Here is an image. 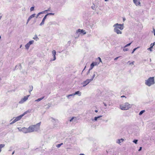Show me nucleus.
Masks as SVG:
<instances>
[{
    "mask_svg": "<svg viewBox=\"0 0 155 155\" xmlns=\"http://www.w3.org/2000/svg\"><path fill=\"white\" fill-rule=\"evenodd\" d=\"M133 2L137 6H141V3L140 0H133Z\"/></svg>",
    "mask_w": 155,
    "mask_h": 155,
    "instance_id": "9b49d317",
    "label": "nucleus"
},
{
    "mask_svg": "<svg viewBox=\"0 0 155 155\" xmlns=\"http://www.w3.org/2000/svg\"><path fill=\"white\" fill-rule=\"evenodd\" d=\"M74 95H78L79 96H81V93L79 91H77L76 92L74 93Z\"/></svg>",
    "mask_w": 155,
    "mask_h": 155,
    "instance_id": "dca6fc26",
    "label": "nucleus"
},
{
    "mask_svg": "<svg viewBox=\"0 0 155 155\" xmlns=\"http://www.w3.org/2000/svg\"><path fill=\"white\" fill-rule=\"evenodd\" d=\"M74 94H69V95H68L67 96V98H69V97L70 96H74Z\"/></svg>",
    "mask_w": 155,
    "mask_h": 155,
    "instance_id": "4be33fe9",
    "label": "nucleus"
},
{
    "mask_svg": "<svg viewBox=\"0 0 155 155\" xmlns=\"http://www.w3.org/2000/svg\"><path fill=\"white\" fill-rule=\"evenodd\" d=\"M102 116H98V117H97V119H98L99 118L101 117Z\"/></svg>",
    "mask_w": 155,
    "mask_h": 155,
    "instance_id": "c03bdc74",
    "label": "nucleus"
},
{
    "mask_svg": "<svg viewBox=\"0 0 155 155\" xmlns=\"http://www.w3.org/2000/svg\"><path fill=\"white\" fill-rule=\"evenodd\" d=\"M33 39H35L36 41H37L38 39V38L36 35L35 37L33 38Z\"/></svg>",
    "mask_w": 155,
    "mask_h": 155,
    "instance_id": "b1692460",
    "label": "nucleus"
},
{
    "mask_svg": "<svg viewBox=\"0 0 155 155\" xmlns=\"http://www.w3.org/2000/svg\"><path fill=\"white\" fill-rule=\"evenodd\" d=\"M76 120V117H72L71 119L70 120V122H71L73 121L75 122Z\"/></svg>",
    "mask_w": 155,
    "mask_h": 155,
    "instance_id": "a211bd4d",
    "label": "nucleus"
},
{
    "mask_svg": "<svg viewBox=\"0 0 155 155\" xmlns=\"http://www.w3.org/2000/svg\"><path fill=\"white\" fill-rule=\"evenodd\" d=\"M95 74L94 73L92 76V78L91 79H92V80H93L94 78V77H95Z\"/></svg>",
    "mask_w": 155,
    "mask_h": 155,
    "instance_id": "c9c22d12",
    "label": "nucleus"
},
{
    "mask_svg": "<svg viewBox=\"0 0 155 155\" xmlns=\"http://www.w3.org/2000/svg\"><path fill=\"white\" fill-rule=\"evenodd\" d=\"M41 124V122L36 124L35 125H32L30 126L29 129L30 133L34 131H37L40 129V126Z\"/></svg>",
    "mask_w": 155,
    "mask_h": 155,
    "instance_id": "f03ea898",
    "label": "nucleus"
},
{
    "mask_svg": "<svg viewBox=\"0 0 155 155\" xmlns=\"http://www.w3.org/2000/svg\"><path fill=\"white\" fill-rule=\"evenodd\" d=\"M34 7H32L31 8H30V11H33L34 10Z\"/></svg>",
    "mask_w": 155,
    "mask_h": 155,
    "instance_id": "7c9ffc66",
    "label": "nucleus"
},
{
    "mask_svg": "<svg viewBox=\"0 0 155 155\" xmlns=\"http://www.w3.org/2000/svg\"><path fill=\"white\" fill-rule=\"evenodd\" d=\"M22 131L24 133L26 134L28 133H30L29 129V127L28 128H26L25 127L22 128L21 129Z\"/></svg>",
    "mask_w": 155,
    "mask_h": 155,
    "instance_id": "6e6552de",
    "label": "nucleus"
},
{
    "mask_svg": "<svg viewBox=\"0 0 155 155\" xmlns=\"http://www.w3.org/2000/svg\"><path fill=\"white\" fill-rule=\"evenodd\" d=\"M134 62L133 61L131 63H130V64H134Z\"/></svg>",
    "mask_w": 155,
    "mask_h": 155,
    "instance_id": "37998d69",
    "label": "nucleus"
},
{
    "mask_svg": "<svg viewBox=\"0 0 155 155\" xmlns=\"http://www.w3.org/2000/svg\"><path fill=\"white\" fill-rule=\"evenodd\" d=\"M109 0H105V2H107Z\"/></svg>",
    "mask_w": 155,
    "mask_h": 155,
    "instance_id": "4d7b16f0",
    "label": "nucleus"
},
{
    "mask_svg": "<svg viewBox=\"0 0 155 155\" xmlns=\"http://www.w3.org/2000/svg\"><path fill=\"white\" fill-rule=\"evenodd\" d=\"M33 88V87L32 86H30V89L29 90V92L30 93V92L32 91Z\"/></svg>",
    "mask_w": 155,
    "mask_h": 155,
    "instance_id": "5701e85b",
    "label": "nucleus"
},
{
    "mask_svg": "<svg viewBox=\"0 0 155 155\" xmlns=\"http://www.w3.org/2000/svg\"><path fill=\"white\" fill-rule=\"evenodd\" d=\"M123 21H124L125 20V18H123Z\"/></svg>",
    "mask_w": 155,
    "mask_h": 155,
    "instance_id": "6e6d98bb",
    "label": "nucleus"
},
{
    "mask_svg": "<svg viewBox=\"0 0 155 155\" xmlns=\"http://www.w3.org/2000/svg\"><path fill=\"white\" fill-rule=\"evenodd\" d=\"M44 13V11H43V12H40L37 15V16H36V18H38V16H39V15L41 14H43Z\"/></svg>",
    "mask_w": 155,
    "mask_h": 155,
    "instance_id": "412c9836",
    "label": "nucleus"
},
{
    "mask_svg": "<svg viewBox=\"0 0 155 155\" xmlns=\"http://www.w3.org/2000/svg\"><path fill=\"white\" fill-rule=\"evenodd\" d=\"M155 83L154 77H150L147 80H145V84L150 87Z\"/></svg>",
    "mask_w": 155,
    "mask_h": 155,
    "instance_id": "7ed1b4c3",
    "label": "nucleus"
},
{
    "mask_svg": "<svg viewBox=\"0 0 155 155\" xmlns=\"http://www.w3.org/2000/svg\"><path fill=\"white\" fill-rule=\"evenodd\" d=\"M144 112H145V110H143L141 111L139 113V115H141L143 114V113Z\"/></svg>",
    "mask_w": 155,
    "mask_h": 155,
    "instance_id": "393cba45",
    "label": "nucleus"
},
{
    "mask_svg": "<svg viewBox=\"0 0 155 155\" xmlns=\"http://www.w3.org/2000/svg\"><path fill=\"white\" fill-rule=\"evenodd\" d=\"M121 97H125V96H121Z\"/></svg>",
    "mask_w": 155,
    "mask_h": 155,
    "instance_id": "864d4df0",
    "label": "nucleus"
},
{
    "mask_svg": "<svg viewBox=\"0 0 155 155\" xmlns=\"http://www.w3.org/2000/svg\"><path fill=\"white\" fill-rule=\"evenodd\" d=\"M152 47H150V48H148V50H149L150 51H152Z\"/></svg>",
    "mask_w": 155,
    "mask_h": 155,
    "instance_id": "f704fd0d",
    "label": "nucleus"
},
{
    "mask_svg": "<svg viewBox=\"0 0 155 155\" xmlns=\"http://www.w3.org/2000/svg\"><path fill=\"white\" fill-rule=\"evenodd\" d=\"M1 36H0V39H1Z\"/></svg>",
    "mask_w": 155,
    "mask_h": 155,
    "instance_id": "bf43d9fd",
    "label": "nucleus"
},
{
    "mask_svg": "<svg viewBox=\"0 0 155 155\" xmlns=\"http://www.w3.org/2000/svg\"><path fill=\"white\" fill-rule=\"evenodd\" d=\"M137 141H138V140H134V141H133V142L136 144H137Z\"/></svg>",
    "mask_w": 155,
    "mask_h": 155,
    "instance_id": "c756f323",
    "label": "nucleus"
},
{
    "mask_svg": "<svg viewBox=\"0 0 155 155\" xmlns=\"http://www.w3.org/2000/svg\"><path fill=\"white\" fill-rule=\"evenodd\" d=\"M35 14H33L32 15H31L28 18V20L27 21V24L28 23V22L32 18L34 17H35Z\"/></svg>",
    "mask_w": 155,
    "mask_h": 155,
    "instance_id": "f8f14e48",
    "label": "nucleus"
},
{
    "mask_svg": "<svg viewBox=\"0 0 155 155\" xmlns=\"http://www.w3.org/2000/svg\"><path fill=\"white\" fill-rule=\"evenodd\" d=\"M79 37V35H77V37H75V38H78Z\"/></svg>",
    "mask_w": 155,
    "mask_h": 155,
    "instance_id": "09e8293b",
    "label": "nucleus"
},
{
    "mask_svg": "<svg viewBox=\"0 0 155 155\" xmlns=\"http://www.w3.org/2000/svg\"><path fill=\"white\" fill-rule=\"evenodd\" d=\"M14 153H15V151H14L12 153V155H13Z\"/></svg>",
    "mask_w": 155,
    "mask_h": 155,
    "instance_id": "3c124183",
    "label": "nucleus"
},
{
    "mask_svg": "<svg viewBox=\"0 0 155 155\" xmlns=\"http://www.w3.org/2000/svg\"><path fill=\"white\" fill-rule=\"evenodd\" d=\"M124 140L121 138L120 139H118L117 140V143H118L120 144V143L122 142Z\"/></svg>",
    "mask_w": 155,
    "mask_h": 155,
    "instance_id": "f3484780",
    "label": "nucleus"
},
{
    "mask_svg": "<svg viewBox=\"0 0 155 155\" xmlns=\"http://www.w3.org/2000/svg\"><path fill=\"white\" fill-rule=\"evenodd\" d=\"M34 42V41L32 40L29 41L28 43H27L26 45H25V49L27 50H28L30 45L32 44Z\"/></svg>",
    "mask_w": 155,
    "mask_h": 155,
    "instance_id": "0eeeda50",
    "label": "nucleus"
},
{
    "mask_svg": "<svg viewBox=\"0 0 155 155\" xmlns=\"http://www.w3.org/2000/svg\"><path fill=\"white\" fill-rule=\"evenodd\" d=\"M91 8L93 9H94L96 8V6L93 5L91 6Z\"/></svg>",
    "mask_w": 155,
    "mask_h": 155,
    "instance_id": "cd10ccee",
    "label": "nucleus"
},
{
    "mask_svg": "<svg viewBox=\"0 0 155 155\" xmlns=\"http://www.w3.org/2000/svg\"><path fill=\"white\" fill-rule=\"evenodd\" d=\"M98 59L100 61V62H102V61H101V58L99 57H98Z\"/></svg>",
    "mask_w": 155,
    "mask_h": 155,
    "instance_id": "79ce46f5",
    "label": "nucleus"
},
{
    "mask_svg": "<svg viewBox=\"0 0 155 155\" xmlns=\"http://www.w3.org/2000/svg\"><path fill=\"white\" fill-rule=\"evenodd\" d=\"M104 105L106 106H107L106 104H104Z\"/></svg>",
    "mask_w": 155,
    "mask_h": 155,
    "instance_id": "13d9d810",
    "label": "nucleus"
},
{
    "mask_svg": "<svg viewBox=\"0 0 155 155\" xmlns=\"http://www.w3.org/2000/svg\"><path fill=\"white\" fill-rule=\"evenodd\" d=\"M97 117H94V120L95 121H97Z\"/></svg>",
    "mask_w": 155,
    "mask_h": 155,
    "instance_id": "ea45409f",
    "label": "nucleus"
},
{
    "mask_svg": "<svg viewBox=\"0 0 155 155\" xmlns=\"http://www.w3.org/2000/svg\"><path fill=\"white\" fill-rule=\"evenodd\" d=\"M139 48V47H137V48H134V49L133 50V51H132V54H133V53H134V51H135V50H136L137 49V48Z\"/></svg>",
    "mask_w": 155,
    "mask_h": 155,
    "instance_id": "c85d7f7f",
    "label": "nucleus"
},
{
    "mask_svg": "<svg viewBox=\"0 0 155 155\" xmlns=\"http://www.w3.org/2000/svg\"><path fill=\"white\" fill-rule=\"evenodd\" d=\"M153 31L154 35L155 36V29H154L153 28Z\"/></svg>",
    "mask_w": 155,
    "mask_h": 155,
    "instance_id": "58836bf2",
    "label": "nucleus"
},
{
    "mask_svg": "<svg viewBox=\"0 0 155 155\" xmlns=\"http://www.w3.org/2000/svg\"><path fill=\"white\" fill-rule=\"evenodd\" d=\"M5 145L3 144H0V153L2 151V148L4 147Z\"/></svg>",
    "mask_w": 155,
    "mask_h": 155,
    "instance_id": "6ab92c4d",
    "label": "nucleus"
},
{
    "mask_svg": "<svg viewBox=\"0 0 155 155\" xmlns=\"http://www.w3.org/2000/svg\"><path fill=\"white\" fill-rule=\"evenodd\" d=\"M44 98V97H41V98H38V99H37V100H36L35 101H36V102H39V101H41V100H42L43 98Z\"/></svg>",
    "mask_w": 155,
    "mask_h": 155,
    "instance_id": "aec40b11",
    "label": "nucleus"
},
{
    "mask_svg": "<svg viewBox=\"0 0 155 155\" xmlns=\"http://www.w3.org/2000/svg\"><path fill=\"white\" fill-rule=\"evenodd\" d=\"M102 116H98V117H97V119H98L99 118L101 117Z\"/></svg>",
    "mask_w": 155,
    "mask_h": 155,
    "instance_id": "a18cd8bd",
    "label": "nucleus"
},
{
    "mask_svg": "<svg viewBox=\"0 0 155 155\" xmlns=\"http://www.w3.org/2000/svg\"><path fill=\"white\" fill-rule=\"evenodd\" d=\"M114 27V31L117 34H121L122 32L121 30L124 29V24H118L116 23L113 25Z\"/></svg>",
    "mask_w": 155,
    "mask_h": 155,
    "instance_id": "f257e3e1",
    "label": "nucleus"
},
{
    "mask_svg": "<svg viewBox=\"0 0 155 155\" xmlns=\"http://www.w3.org/2000/svg\"><path fill=\"white\" fill-rule=\"evenodd\" d=\"M90 70H89L88 71V72H87V74H88L90 72Z\"/></svg>",
    "mask_w": 155,
    "mask_h": 155,
    "instance_id": "603ef678",
    "label": "nucleus"
},
{
    "mask_svg": "<svg viewBox=\"0 0 155 155\" xmlns=\"http://www.w3.org/2000/svg\"><path fill=\"white\" fill-rule=\"evenodd\" d=\"M132 105L129 104L128 103H126L120 105L121 109L124 110H126L130 108Z\"/></svg>",
    "mask_w": 155,
    "mask_h": 155,
    "instance_id": "20e7f679",
    "label": "nucleus"
},
{
    "mask_svg": "<svg viewBox=\"0 0 155 155\" xmlns=\"http://www.w3.org/2000/svg\"><path fill=\"white\" fill-rule=\"evenodd\" d=\"M128 49L127 48H124L123 49V50L124 51H128Z\"/></svg>",
    "mask_w": 155,
    "mask_h": 155,
    "instance_id": "72a5a7b5",
    "label": "nucleus"
},
{
    "mask_svg": "<svg viewBox=\"0 0 155 155\" xmlns=\"http://www.w3.org/2000/svg\"><path fill=\"white\" fill-rule=\"evenodd\" d=\"M119 57H117L116 58H115L114 59V60H117L118 59V58Z\"/></svg>",
    "mask_w": 155,
    "mask_h": 155,
    "instance_id": "a19ab883",
    "label": "nucleus"
},
{
    "mask_svg": "<svg viewBox=\"0 0 155 155\" xmlns=\"http://www.w3.org/2000/svg\"><path fill=\"white\" fill-rule=\"evenodd\" d=\"M18 129L20 131H21V129H20V128H18Z\"/></svg>",
    "mask_w": 155,
    "mask_h": 155,
    "instance_id": "49530a36",
    "label": "nucleus"
},
{
    "mask_svg": "<svg viewBox=\"0 0 155 155\" xmlns=\"http://www.w3.org/2000/svg\"><path fill=\"white\" fill-rule=\"evenodd\" d=\"M92 81V79H87L85 81H84L82 84H83V87L87 85L90 82Z\"/></svg>",
    "mask_w": 155,
    "mask_h": 155,
    "instance_id": "1a4fd4ad",
    "label": "nucleus"
},
{
    "mask_svg": "<svg viewBox=\"0 0 155 155\" xmlns=\"http://www.w3.org/2000/svg\"><path fill=\"white\" fill-rule=\"evenodd\" d=\"M95 112H96V113H97V112H98V110H95Z\"/></svg>",
    "mask_w": 155,
    "mask_h": 155,
    "instance_id": "8fccbe9b",
    "label": "nucleus"
},
{
    "mask_svg": "<svg viewBox=\"0 0 155 155\" xmlns=\"http://www.w3.org/2000/svg\"><path fill=\"white\" fill-rule=\"evenodd\" d=\"M155 42L153 43H152L150 44V47H152V48H153V46L154 45H155Z\"/></svg>",
    "mask_w": 155,
    "mask_h": 155,
    "instance_id": "473e14b6",
    "label": "nucleus"
},
{
    "mask_svg": "<svg viewBox=\"0 0 155 155\" xmlns=\"http://www.w3.org/2000/svg\"><path fill=\"white\" fill-rule=\"evenodd\" d=\"M22 117H23V115H20L19 116L16 117L15 119H16V120L17 121L18 120H20Z\"/></svg>",
    "mask_w": 155,
    "mask_h": 155,
    "instance_id": "2eb2a0df",
    "label": "nucleus"
},
{
    "mask_svg": "<svg viewBox=\"0 0 155 155\" xmlns=\"http://www.w3.org/2000/svg\"><path fill=\"white\" fill-rule=\"evenodd\" d=\"M78 32L82 33L83 35H85L86 34V32L83 29H78L76 32V35H78Z\"/></svg>",
    "mask_w": 155,
    "mask_h": 155,
    "instance_id": "9d476101",
    "label": "nucleus"
},
{
    "mask_svg": "<svg viewBox=\"0 0 155 155\" xmlns=\"http://www.w3.org/2000/svg\"><path fill=\"white\" fill-rule=\"evenodd\" d=\"M131 43H129L128 44H127V45H126L125 46H124V48H125L127 46H129L130 44H131Z\"/></svg>",
    "mask_w": 155,
    "mask_h": 155,
    "instance_id": "2f4dec72",
    "label": "nucleus"
},
{
    "mask_svg": "<svg viewBox=\"0 0 155 155\" xmlns=\"http://www.w3.org/2000/svg\"><path fill=\"white\" fill-rule=\"evenodd\" d=\"M63 144V143H61L59 144H58V145H56V147H58V148H59V147H61V145H62Z\"/></svg>",
    "mask_w": 155,
    "mask_h": 155,
    "instance_id": "a878e982",
    "label": "nucleus"
},
{
    "mask_svg": "<svg viewBox=\"0 0 155 155\" xmlns=\"http://www.w3.org/2000/svg\"><path fill=\"white\" fill-rule=\"evenodd\" d=\"M28 112V111H26L25 112V113L23 114L22 115H23V116L24 115H25V114H26Z\"/></svg>",
    "mask_w": 155,
    "mask_h": 155,
    "instance_id": "e433bc0d",
    "label": "nucleus"
},
{
    "mask_svg": "<svg viewBox=\"0 0 155 155\" xmlns=\"http://www.w3.org/2000/svg\"><path fill=\"white\" fill-rule=\"evenodd\" d=\"M30 95H27L25 96L23 98H22L21 100L19 101V104H22L25 102L28 99V97H29Z\"/></svg>",
    "mask_w": 155,
    "mask_h": 155,
    "instance_id": "39448f33",
    "label": "nucleus"
},
{
    "mask_svg": "<svg viewBox=\"0 0 155 155\" xmlns=\"http://www.w3.org/2000/svg\"><path fill=\"white\" fill-rule=\"evenodd\" d=\"M141 149H142V147H140V149L138 150L139 151H140L141 150Z\"/></svg>",
    "mask_w": 155,
    "mask_h": 155,
    "instance_id": "de8ad7c7",
    "label": "nucleus"
},
{
    "mask_svg": "<svg viewBox=\"0 0 155 155\" xmlns=\"http://www.w3.org/2000/svg\"><path fill=\"white\" fill-rule=\"evenodd\" d=\"M54 15V13H48L47 14V15H46L45 16V17H44V18H43V19H42V22H41L40 24V26H41L43 25L44 24V22H45V20L46 19V18H47V16L48 15Z\"/></svg>",
    "mask_w": 155,
    "mask_h": 155,
    "instance_id": "423d86ee",
    "label": "nucleus"
},
{
    "mask_svg": "<svg viewBox=\"0 0 155 155\" xmlns=\"http://www.w3.org/2000/svg\"><path fill=\"white\" fill-rule=\"evenodd\" d=\"M97 63L96 62H93L91 64L90 66V68L89 69V70H91L92 69L95 65H96Z\"/></svg>",
    "mask_w": 155,
    "mask_h": 155,
    "instance_id": "4468645a",
    "label": "nucleus"
},
{
    "mask_svg": "<svg viewBox=\"0 0 155 155\" xmlns=\"http://www.w3.org/2000/svg\"><path fill=\"white\" fill-rule=\"evenodd\" d=\"M50 8H49L48 10H46L45 11H44V12H47V11H50Z\"/></svg>",
    "mask_w": 155,
    "mask_h": 155,
    "instance_id": "4c0bfd02",
    "label": "nucleus"
},
{
    "mask_svg": "<svg viewBox=\"0 0 155 155\" xmlns=\"http://www.w3.org/2000/svg\"><path fill=\"white\" fill-rule=\"evenodd\" d=\"M52 54L54 57V59L53 61H54L56 59V57L55 55L56 54V52L55 50H53L52 51Z\"/></svg>",
    "mask_w": 155,
    "mask_h": 155,
    "instance_id": "ddd939ff",
    "label": "nucleus"
},
{
    "mask_svg": "<svg viewBox=\"0 0 155 155\" xmlns=\"http://www.w3.org/2000/svg\"><path fill=\"white\" fill-rule=\"evenodd\" d=\"M17 121V120L15 119L11 123H10V124H12L14 123H15Z\"/></svg>",
    "mask_w": 155,
    "mask_h": 155,
    "instance_id": "bb28decb",
    "label": "nucleus"
},
{
    "mask_svg": "<svg viewBox=\"0 0 155 155\" xmlns=\"http://www.w3.org/2000/svg\"><path fill=\"white\" fill-rule=\"evenodd\" d=\"M22 46V45H21L20 46V48H21Z\"/></svg>",
    "mask_w": 155,
    "mask_h": 155,
    "instance_id": "5fc2aeb1",
    "label": "nucleus"
}]
</instances>
